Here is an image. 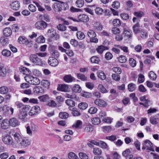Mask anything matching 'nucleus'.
Listing matches in <instances>:
<instances>
[{
  "label": "nucleus",
  "mask_w": 159,
  "mask_h": 159,
  "mask_svg": "<svg viewBox=\"0 0 159 159\" xmlns=\"http://www.w3.org/2000/svg\"><path fill=\"white\" fill-rule=\"evenodd\" d=\"M12 136L14 139V142L15 143L14 147H21L24 137H23L19 133L16 132H13Z\"/></svg>",
  "instance_id": "nucleus-1"
},
{
  "label": "nucleus",
  "mask_w": 159,
  "mask_h": 159,
  "mask_svg": "<svg viewBox=\"0 0 159 159\" xmlns=\"http://www.w3.org/2000/svg\"><path fill=\"white\" fill-rule=\"evenodd\" d=\"M29 59L32 63L36 66L43 65L42 59L38 56L36 53L31 54L29 57Z\"/></svg>",
  "instance_id": "nucleus-2"
},
{
  "label": "nucleus",
  "mask_w": 159,
  "mask_h": 159,
  "mask_svg": "<svg viewBox=\"0 0 159 159\" xmlns=\"http://www.w3.org/2000/svg\"><path fill=\"white\" fill-rule=\"evenodd\" d=\"M25 80L29 84L34 85H39L40 83V81L39 79L31 75L27 76Z\"/></svg>",
  "instance_id": "nucleus-3"
},
{
  "label": "nucleus",
  "mask_w": 159,
  "mask_h": 159,
  "mask_svg": "<svg viewBox=\"0 0 159 159\" xmlns=\"http://www.w3.org/2000/svg\"><path fill=\"white\" fill-rule=\"evenodd\" d=\"M88 36L90 38V41L91 43H97L98 42V40L96 38V34L95 32L93 30H89L87 32Z\"/></svg>",
  "instance_id": "nucleus-4"
},
{
  "label": "nucleus",
  "mask_w": 159,
  "mask_h": 159,
  "mask_svg": "<svg viewBox=\"0 0 159 159\" xmlns=\"http://www.w3.org/2000/svg\"><path fill=\"white\" fill-rule=\"evenodd\" d=\"M2 141L6 144L8 145H12L14 147L15 145L14 141L13 140L12 138L10 136L8 135L4 137L2 139Z\"/></svg>",
  "instance_id": "nucleus-5"
},
{
  "label": "nucleus",
  "mask_w": 159,
  "mask_h": 159,
  "mask_svg": "<svg viewBox=\"0 0 159 159\" xmlns=\"http://www.w3.org/2000/svg\"><path fill=\"white\" fill-rule=\"evenodd\" d=\"M35 27L38 29L43 30L47 28V24L44 21H39L35 24Z\"/></svg>",
  "instance_id": "nucleus-6"
},
{
  "label": "nucleus",
  "mask_w": 159,
  "mask_h": 159,
  "mask_svg": "<svg viewBox=\"0 0 159 159\" xmlns=\"http://www.w3.org/2000/svg\"><path fill=\"white\" fill-rule=\"evenodd\" d=\"M40 108L38 106H34L32 107L28 113L29 115L32 116L36 115L40 112Z\"/></svg>",
  "instance_id": "nucleus-7"
},
{
  "label": "nucleus",
  "mask_w": 159,
  "mask_h": 159,
  "mask_svg": "<svg viewBox=\"0 0 159 159\" xmlns=\"http://www.w3.org/2000/svg\"><path fill=\"white\" fill-rule=\"evenodd\" d=\"M95 104L101 107H105L107 106V103L104 100L100 99H97L94 102Z\"/></svg>",
  "instance_id": "nucleus-8"
},
{
  "label": "nucleus",
  "mask_w": 159,
  "mask_h": 159,
  "mask_svg": "<svg viewBox=\"0 0 159 159\" xmlns=\"http://www.w3.org/2000/svg\"><path fill=\"white\" fill-rule=\"evenodd\" d=\"M37 126L34 124H31V127L28 126L26 128L27 133L30 135H32V131L35 132L37 130Z\"/></svg>",
  "instance_id": "nucleus-9"
},
{
  "label": "nucleus",
  "mask_w": 159,
  "mask_h": 159,
  "mask_svg": "<svg viewBox=\"0 0 159 159\" xmlns=\"http://www.w3.org/2000/svg\"><path fill=\"white\" fill-rule=\"evenodd\" d=\"M9 125L13 127H16L20 125V122L17 119L15 118H12L9 120Z\"/></svg>",
  "instance_id": "nucleus-10"
},
{
  "label": "nucleus",
  "mask_w": 159,
  "mask_h": 159,
  "mask_svg": "<svg viewBox=\"0 0 159 159\" xmlns=\"http://www.w3.org/2000/svg\"><path fill=\"white\" fill-rule=\"evenodd\" d=\"M48 63L51 66H55L58 64V61L55 58L51 57L49 58Z\"/></svg>",
  "instance_id": "nucleus-11"
},
{
  "label": "nucleus",
  "mask_w": 159,
  "mask_h": 159,
  "mask_svg": "<svg viewBox=\"0 0 159 159\" xmlns=\"http://www.w3.org/2000/svg\"><path fill=\"white\" fill-rule=\"evenodd\" d=\"M1 124L2 128L4 129H8L10 126L9 121L7 119L3 120Z\"/></svg>",
  "instance_id": "nucleus-12"
},
{
  "label": "nucleus",
  "mask_w": 159,
  "mask_h": 159,
  "mask_svg": "<svg viewBox=\"0 0 159 159\" xmlns=\"http://www.w3.org/2000/svg\"><path fill=\"white\" fill-rule=\"evenodd\" d=\"M68 86L67 84H59L57 88V90L64 92H67L68 91Z\"/></svg>",
  "instance_id": "nucleus-13"
},
{
  "label": "nucleus",
  "mask_w": 159,
  "mask_h": 159,
  "mask_svg": "<svg viewBox=\"0 0 159 159\" xmlns=\"http://www.w3.org/2000/svg\"><path fill=\"white\" fill-rule=\"evenodd\" d=\"M79 20L81 22H86L89 20V18L88 16L84 14H81L78 16Z\"/></svg>",
  "instance_id": "nucleus-14"
},
{
  "label": "nucleus",
  "mask_w": 159,
  "mask_h": 159,
  "mask_svg": "<svg viewBox=\"0 0 159 159\" xmlns=\"http://www.w3.org/2000/svg\"><path fill=\"white\" fill-rule=\"evenodd\" d=\"M21 147H25L29 146L31 143V140L30 139L24 137Z\"/></svg>",
  "instance_id": "nucleus-15"
},
{
  "label": "nucleus",
  "mask_w": 159,
  "mask_h": 159,
  "mask_svg": "<svg viewBox=\"0 0 159 159\" xmlns=\"http://www.w3.org/2000/svg\"><path fill=\"white\" fill-rule=\"evenodd\" d=\"M10 6L11 8L13 10H17L20 7V3L18 1H15L12 3Z\"/></svg>",
  "instance_id": "nucleus-16"
},
{
  "label": "nucleus",
  "mask_w": 159,
  "mask_h": 159,
  "mask_svg": "<svg viewBox=\"0 0 159 159\" xmlns=\"http://www.w3.org/2000/svg\"><path fill=\"white\" fill-rule=\"evenodd\" d=\"M144 144L145 146L148 148V150L151 151H154V150L152 148V144L150 141L148 140H146L144 141Z\"/></svg>",
  "instance_id": "nucleus-17"
},
{
  "label": "nucleus",
  "mask_w": 159,
  "mask_h": 159,
  "mask_svg": "<svg viewBox=\"0 0 159 159\" xmlns=\"http://www.w3.org/2000/svg\"><path fill=\"white\" fill-rule=\"evenodd\" d=\"M18 41L21 44L26 43L27 44L30 42L26 38L22 36H20L19 38Z\"/></svg>",
  "instance_id": "nucleus-18"
},
{
  "label": "nucleus",
  "mask_w": 159,
  "mask_h": 159,
  "mask_svg": "<svg viewBox=\"0 0 159 159\" xmlns=\"http://www.w3.org/2000/svg\"><path fill=\"white\" fill-rule=\"evenodd\" d=\"M74 79V78L72 77L70 75H66L63 78L64 80L67 83L72 82Z\"/></svg>",
  "instance_id": "nucleus-19"
},
{
  "label": "nucleus",
  "mask_w": 159,
  "mask_h": 159,
  "mask_svg": "<svg viewBox=\"0 0 159 159\" xmlns=\"http://www.w3.org/2000/svg\"><path fill=\"white\" fill-rule=\"evenodd\" d=\"M47 35L50 38H53L55 36L56 34V31L53 28H51L48 30L47 32Z\"/></svg>",
  "instance_id": "nucleus-20"
},
{
  "label": "nucleus",
  "mask_w": 159,
  "mask_h": 159,
  "mask_svg": "<svg viewBox=\"0 0 159 159\" xmlns=\"http://www.w3.org/2000/svg\"><path fill=\"white\" fill-rule=\"evenodd\" d=\"M44 90L43 88L39 86H36L34 89V92L35 94H40L43 93Z\"/></svg>",
  "instance_id": "nucleus-21"
},
{
  "label": "nucleus",
  "mask_w": 159,
  "mask_h": 159,
  "mask_svg": "<svg viewBox=\"0 0 159 159\" xmlns=\"http://www.w3.org/2000/svg\"><path fill=\"white\" fill-rule=\"evenodd\" d=\"M4 35L6 36H10L12 34V30L10 28H6L3 31Z\"/></svg>",
  "instance_id": "nucleus-22"
},
{
  "label": "nucleus",
  "mask_w": 159,
  "mask_h": 159,
  "mask_svg": "<svg viewBox=\"0 0 159 159\" xmlns=\"http://www.w3.org/2000/svg\"><path fill=\"white\" fill-rule=\"evenodd\" d=\"M139 27L140 25L138 23H137L133 26V31L135 34H137L140 32V30L139 28Z\"/></svg>",
  "instance_id": "nucleus-23"
},
{
  "label": "nucleus",
  "mask_w": 159,
  "mask_h": 159,
  "mask_svg": "<svg viewBox=\"0 0 159 159\" xmlns=\"http://www.w3.org/2000/svg\"><path fill=\"white\" fill-rule=\"evenodd\" d=\"M72 91L75 93H80L82 90L81 87L78 84H75L73 87Z\"/></svg>",
  "instance_id": "nucleus-24"
},
{
  "label": "nucleus",
  "mask_w": 159,
  "mask_h": 159,
  "mask_svg": "<svg viewBox=\"0 0 159 159\" xmlns=\"http://www.w3.org/2000/svg\"><path fill=\"white\" fill-rule=\"evenodd\" d=\"M107 49L108 48L107 47L101 45L99 46L96 49V50L98 53H102L104 50H107Z\"/></svg>",
  "instance_id": "nucleus-25"
},
{
  "label": "nucleus",
  "mask_w": 159,
  "mask_h": 159,
  "mask_svg": "<svg viewBox=\"0 0 159 159\" xmlns=\"http://www.w3.org/2000/svg\"><path fill=\"white\" fill-rule=\"evenodd\" d=\"M27 114L25 111H20L18 114V118L21 120L24 119L27 116Z\"/></svg>",
  "instance_id": "nucleus-26"
},
{
  "label": "nucleus",
  "mask_w": 159,
  "mask_h": 159,
  "mask_svg": "<svg viewBox=\"0 0 159 159\" xmlns=\"http://www.w3.org/2000/svg\"><path fill=\"white\" fill-rule=\"evenodd\" d=\"M1 44L3 46H5L8 43V40L4 37H2L0 39Z\"/></svg>",
  "instance_id": "nucleus-27"
},
{
  "label": "nucleus",
  "mask_w": 159,
  "mask_h": 159,
  "mask_svg": "<svg viewBox=\"0 0 159 159\" xmlns=\"http://www.w3.org/2000/svg\"><path fill=\"white\" fill-rule=\"evenodd\" d=\"M53 7V8L56 12L60 11L62 9L61 5L57 3H55Z\"/></svg>",
  "instance_id": "nucleus-28"
},
{
  "label": "nucleus",
  "mask_w": 159,
  "mask_h": 159,
  "mask_svg": "<svg viewBox=\"0 0 159 159\" xmlns=\"http://www.w3.org/2000/svg\"><path fill=\"white\" fill-rule=\"evenodd\" d=\"M97 75L98 78L102 80H104L106 78V76L103 72L98 71Z\"/></svg>",
  "instance_id": "nucleus-29"
},
{
  "label": "nucleus",
  "mask_w": 159,
  "mask_h": 159,
  "mask_svg": "<svg viewBox=\"0 0 159 159\" xmlns=\"http://www.w3.org/2000/svg\"><path fill=\"white\" fill-rule=\"evenodd\" d=\"M8 92V89L6 86H2L0 87V93L2 94H6Z\"/></svg>",
  "instance_id": "nucleus-30"
},
{
  "label": "nucleus",
  "mask_w": 159,
  "mask_h": 159,
  "mask_svg": "<svg viewBox=\"0 0 159 159\" xmlns=\"http://www.w3.org/2000/svg\"><path fill=\"white\" fill-rule=\"evenodd\" d=\"M78 106L80 109L84 110L88 107V104L86 102H82L79 104Z\"/></svg>",
  "instance_id": "nucleus-31"
},
{
  "label": "nucleus",
  "mask_w": 159,
  "mask_h": 159,
  "mask_svg": "<svg viewBox=\"0 0 159 159\" xmlns=\"http://www.w3.org/2000/svg\"><path fill=\"white\" fill-rule=\"evenodd\" d=\"M66 103L68 105L70 106L69 107V109L71 110V108L73 106L75 105V103L74 101L71 99H68L66 101Z\"/></svg>",
  "instance_id": "nucleus-32"
},
{
  "label": "nucleus",
  "mask_w": 159,
  "mask_h": 159,
  "mask_svg": "<svg viewBox=\"0 0 159 159\" xmlns=\"http://www.w3.org/2000/svg\"><path fill=\"white\" fill-rule=\"evenodd\" d=\"M128 90L130 92H133L136 88V85L133 83L129 84L128 86Z\"/></svg>",
  "instance_id": "nucleus-33"
},
{
  "label": "nucleus",
  "mask_w": 159,
  "mask_h": 159,
  "mask_svg": "<svg viewBox=\"0 0 159 159\" xmlns=\"http://www.w3.org/2000/svg\"><path fill=\"white\" fill-rule=\"evenodd\" d=\"M76 35L77 38L79 39H83L85 37L84 33L81 31H77Z\"/></svg>",
  "instance_id": "nucleus-34"
},
{
  "label": "nucleus",
  "mask_w": 159,
  "mask_h": 159,
  "mask_svg": "<svg viewBox=\"0 0 159 159\" xmlns=\"http://www.w3.org/2000/svg\"><path fill=\"white\" fill-rule=\"evenodd\" d=\"M148 76L149 78L153 80H155L157 77L156 74L152 71H151L149 72Z\"/></svg>",
  "instance_id": "nucleus-35"
},
{
  "label": "nucleus",
  "mask_w": 159,
  "mask_h": 159,
  "mask_svg": "<svg viewBox=\"0 0 159 159\" xmlns=\"http://www.w3.org/2000/svg\"><path fill=\"white\" fill-rule=\"evenodd\" d=\"M42 85L45 88H48L50 85V83L47 80H43L41 81Z\"/></svg>",
  "instance_id": "nucleus-36"
},
{
  "label": "nucleus",
  "mask_w": 159,
  "mask_h": 159,
  "mask_svg": "<svg viewBox=\"0 0 159 159\" xmlns=\"http://www.w3.org/2000/svg\"><path fill=\"white\" fill-rule=\"evenodd\" d=\"M3 114L5 116H7L10 114V112H9L7 109V106L6 105L3 106Z\"/></svg>",
  "instance_id": "nucleus-37"
},
{
  "label": "nucleus",
  "mask_w": 159,
  "mask_h": 159,
  "mask_svg": "<svg viewBox=\"0 0 159 159\" xmlns=\"http://www.w3.org/2000/svg\"><path fill=\"white\" fill-rule=\"evenodd\" d=\"M38 98L41 101L44 102L48 99L49 97L48 95L46 94L39 96Z\"/></svg>",
  "instance_id": "nucleus-38"
},
{
  "label": "nucleus",
  "mask_w": 159,
  "mask_h": 159,
  "mask_svg": "<svg viewBox=\"0 0 159 159\" xmlns=\"http://www.w3.org/2000/svg\"><path fill=\"white\" fill-rule=\"evenodd\" d=\"M59 116L61 119H66L68 117L69 114L66 112H60Z\"/></svg>",
  "instance_id": "nucleus-39"
},
{
  "label": "nucleus",
  "mask_w": 159,
  "mask_h": 159,
  "mask_svg": "<svg viewBox=\"0 0 159 159\" xmlns=\"http://www.w3.org/2000/svg\"><path fill=\"white\" fill-rule=\"evenodd\" d=\"M2 55L5 57H9L11 55V52L10 51L6 49L3 50L2 52Z\"/></svg>",
  "instance_id": "nucleus-40"
},
{
  "label": "nucleus",
  "mask_w": 159,
  "mask_h": 159,
  "mask_svg": "<svg viewBox=\"0 0 159 159\" xmlns=\"http://www.w3.org/2000/svg\"><path fill=\"white\" fill-rule=\"evenodd\" d=\"M103 132L105 133L110 132L111 131V128L110 126H106L102 127Z\"/></svg>",
  "instance_id": "nucleus-41"
},
{
  "label": "nucleus",
  "mask_w": 159,
  "mask_h": 159,
  "mask_svg": "<svg viewBox=\"0 0 159 159\" xmlns=\"http://www.w3.org/2000/svg\"><path fill=\"white\" fill-rule=\"evenodd\" d=\"M92 123L94 125H98L100 123V120L99 118L95 117L92 119Z\"/></svg>",
  "instance_id": "nucleus-42"
},
{
  "label": "nucleus",
  "mask_w": 159,
  "mask_h": 159,
  "mask_svg": "<svg viewBox=\"0 0 159 159\" xmlns=\"http://www.w3.org/2000/svg\"><path fill=\"white\" fill-rule=\"evenodd\" d=\"M76 4L77 7H81L83 6L84 4V0H77L76 2Z\"/></svg>",
  "instance_id": "nucleus-43"
},
{
  "label": "nucleus",
  "mask_w": 159,
  "mask_h": 159,
  "mask_svg": "<svg viewBox=\"0 0 159 159\" xmlns=\"http://www.w3.org/2000/svg\"><path fill=\"white\" fill-rule=\"evenodd\" d=\"M93 152L94 154L97 155H100L102 153L101 150L98 148H94Z\"/></svg>",
  "instance_id": "nucleus-44"
},
{
  "label": "nucleus",
  "mask_w": 159,
  "mask_h": 159,
  "mask_svg": "<svg viewBox=\"0 0 159 159\" xmlns=\"http://www.w3.org/2000/svg\"><path fill=\"white\" fill-rule=\"evenodd\" d=\"M57 28L58 30L61 31H65L66 29V27L62 24H59Z\"/></svg>",
  "instance_id": "nucleus-45"
},
{
  "label": "nucleus",
  "mask_w": 159,
  "mask_h": 159,
  "mask_svg": "<svg viewBox=\"0 0 159 159\" xmlns=\"http://www.w3.org/2000/svg\"><path fill=\"white\" fill-rule=\"evenodd\" d=\"M113 25L115 26L119 27L121 25L120 21L118 19H114L113 21Z\"/></svg>",
  "instance_id": "nucleus-46"
},
{
  "label": "nucleus",
  "mask_w": 159,
  "mask_h": 159,
  "mask_svg": "<svg viewBox=\"0 0 159 159\" xmlns=\"http://www.w3.org/2000/svg\"><path fill=\"white\" fill-rule=\"evenodd\" d=\"M97 109L94 107H91L89 110V112L91 114H94L96 113L97 111Z\"/></svg>",
  "instance_id": "nucleus-47"
},
{
  "label": "nucleus",
  "mask_w": 159,
  "mask_h": 159,
  "mask_svg": "<svg viewBox=\"0 0 159 159\" xmlns=\"http://www.w3.org/2000/svg\"><path fill=\"white\" fill-rule=\"evenodd\" d=\"M124 31L125 36L129 38L131 37L132 32L131 31H128L125 29H124Z\"/></svg>",
  "instance_id": "nucleus-48"
},
{
  "label": "nucleus",
  "mask_w": 159,
  "mask_h": 159,
  "mask_svg": "<svg viewBox=\"0 0 159 159\" xmlns=\"http://www.w3.org/2000/svg\"><path fill=\"white\" fill-rule=\"evenodd\" d=\"M112 70L113 72L117 74H120L121 72V69L118 67H115L112 68Z\"/></svg>",
  "instance_id": "nucleus-49"
},
{
  "label": "nucleus",
  "mask_w": 159,
  "mask_h": 159,
  "mask_svg": "<svg viewBox=\"0 0 159 159\" xmlns=\"http://www.w3.org/2000/svg\"><path fill=\"white\" fill-rule=\"evenodd\" d=\"M68 157L70 159H77L78 157L73 152H70L68 153Z\"/></svg>",
  "instance_id": "nucleus-50"
},
{
  "label": "nucleus",
  "mask_w": 159,
  "mask_h": 159,
  "mask_svg": "<svg viewBox=\"0 0 159 159\" xmlns=\"http://www.w3.org/2000/svg\"><path fill=\"white\" fill-rule=\"evenodd\" d=\"M77 78L83 81L87 80V78L85 75L81 74H77Z\"/></svg>",
  "instance_id": "nucleus-51"
},
{
  "label": "nucleus",
  "mask_w": 159,
  "mask_h": 159,
  "mask_svg": "<svg viewBox=\"0 0 159 159\" xmlns=\"http://www.w3.org/2000/svg\"><path fill=\"white\" fill-rule=\"evenodd\" d=\"M79 156L81 159H88L89 158L88 156L86 153L82 152L79 153Z\"/></svg>",
  "instance_id": "nucleus-52"
},
{
  "label": "nucleus",
  "mask_w": 159,
  "mask_h": 159,
  "mask_svg": "<svg viewBox=\"0 0 159 159\" xmlns=\"http://www.w3.org/2000/svg\"><path fill=\"white\" fill-rule=\"evenodd\" d=\"M118 59L119 61L121 63H125L127 60L126 57L123 55L120 56Z\"/></svg>",
  "instance_id": "nucleus-53"
},
{
  "label": "nucleus",
  "mask_w": 159,
  "mask_h": 159,
  "mask_svg": "<svg viewBox=\"0 0 159 159\" xmlns=\"http://www.w3.org/2000/svg\"><path fill=\"white\" fill-rule=\"evenodd\" d=\"M33 73L34 75L37 76H40L42 75L41 72L39 70L35 69L33 70Z\"/></svg>",
  "instance_id": "nucleus-54"
},
{
  "label": "nucleus",
  "mask_w": 159,
  "mask_h": 159,
  "mask_svg": "<svg viewBox=\"0 0 159 159\" xmlns=\"http://www.w3.org/2000/svg\"><path fill=\"white\" fill-rule=\"evenodd\" d=\"M130 65L133 67H134L136 65V61L133 58H130L129 60Z\"/></svg>",
  "instance_id": "nucleus-55"
},
{
  "label": "nucleus",
  "mask_w": 159,
  "mask_h": 159,
  "mask_svg": "<svg viewBox=\"0 0 159 159\" xmlns=\"http://www.w3.org/2000/svg\"><path fill=\"white\" fill-rule=\"evenodd\" d=\"M93 128L91 125H88L84 129V131L86 132H91L93 131Z\"/></svg>",
  "instance_id": "nucleus-56"
},
{
  "label": "nucleus",
  "mask_w": 159,
  "mask_h": 159,
  "mask_svg": "<svg viewBox=\"0 0 159 159\" xmlns=\"http://www.w3.org/2000/svg\"><path fill=\"white\" fill-rule=\"evenodd\" d=\"M134 15L136 17L140 18L144 15V13L142 11H139L135 12Z\"/></svg>",
  "instance_id": "nucleus-57"
},
{
  "label": "nucleus",
  "mask_w": 159,
  "mask_h": 159,
  "mask_svg": "<svg viewBox=\"0 0 159 159\" xmlns=\"http://www.w3.org/2000/svg\"><path fill=\"white\" fill-rule=\"evenodd\" d=\"M82 124V122L80 120H77L73 125V127H75V128H79V126Z\"/></svg>",
  "instance_id": "nucleus-58"
},
{
  "label": "nucleus",
  "mask_w": 159,
  "mask_h": 159,
  "mask_svg": "<svg viewBox=\"0 0 159 159\" xmlns=\"http://www.w3.org/2000/svg\"><path fill=\"white\" fill-rule=\"evenodd\" d=\"M99 60V58L96 56L90 58L91 62L95 63H98Z\"/></svg>",
  "instance_id": "nucleus-59"
},
{
  "label": "nucleus",
  "mask_w": 159,
  "mask_h": 159,
  "mask_svg": "<svg viewBox=\"0 0 159 159\" xmlns=\"http://www.w3.org/2000/svg\"><path fill=\"white\" fill-rule=\"evenodd\" d=\"M70 43L74 47H77L79 45L78 41L75 39H71Z\"/></svg>",
  "instance_id": "nucleus-60"
},
{
  "label": "nucleus",
  "mask_w": 159,
  "mask_h": 159,
  "mask_svg": "<svg viewBox=\"0 0 159 159\" xmlns=\"http://www.w3.org/2000/svg\"><path fill=\"white\" fill-rule=\"evenodd\" d=\"M112 7L115 9H118L120 6V3L117 1H115L112 5Z\"/></svg>",
  "instance_id": "nucleus-61"
},
{
  "label": "nucleus",
  "mask_w": 159,
  "mask_h": 159,
  "mask_svg": "<svg viewBox=\"0 0 159 159\" xmlns=\"http://www.w3.org/2000/svg\"><path fill=\"white\" fill-rule=\"evenodd\" d=\"M99 116L100 118L103 120L107 116L106 113L104 111H101L100 112L99 114Z\"/></svg>",
  "instance_id": "nucleus-62"
},
{
  "label": "nucleus",
  "mask_w": 159,
  "mask_h": 159,
  "mask_svg": "<svg viewBox=\"0 0 159 159\" xmlns=\"http://www.w3.org/2000/svg\"><path fill=\"white\" fill-rule=\"evenodd\" d=\"M66 96L67 98H70L71 100H75L76 98V96L75 94H71L69 93H66Z\"/></svg>",
  "instance_id": "nucleus-63"
},
{
  "label": "nucleus",
  "mask_w": 159,
  "mask_h": 159,
  "mask_svg": "<svg viewBox=\"0 0 159 159\" xmlns=\"http://www.w3.org/2000/svg\"><path fill=\"white\" fill-rule=\"evenodd\" d=\"M113 57L112 55L109 52H107L105 55V58L107 60L111 59Z\"/></svg>",
  "instance_id": "nucleus-64"
}]
</instances>
